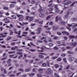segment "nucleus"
Wrapping results in <instances>:
<instances>
[{"label": "nucleus", "instance_id": "f257e3e1", "mask_svg": "<svg viewBox=\"0 0 77 77\" xmlns=\"http://www.w3.org/2000/svg\"><path fill=\"white\" fill-rule=\"evenodd\" d=\"M75 23H72L70 24H68V26H69V27H71V26H72V29H74L75 28V27H76V26H77V24L75 25H72L74 24H75Z\"/></svg>", "mask_w": 77, "mask_h": 77}, {"label": "nucleus", "instance_id": "f03ea898", "mask_svg": "<svg viewBox=\"0 0 77 77\" xmlns=\"http://www.w3.org/2000/svg\"><path fill=\"white\" fill-rule=\"evenodd\" d=\"M11 59H8L7 61V63L8 64V65L9 66H11L12 65V63H11Z\"/></svg>", "mask_w": 77, "mask_h": 77}, {"label": "nucleus", "instance_id": "7ed1b4c3", "mask_svg": "<svg viewBox=\"0 0 77 77\" xmlns=\"http://www.w3.org/2000/svg\"><path fill=\"white\" fill-rule=\"evenodd\" d=\"M70 3H71V2L70 1H68L66 3H65L64 5V8H65V9H66L67 7H66V6H68V5H69V4H70Z\"/></svg>", "mask_w": 77, "mask_h": 77}, {"label": "nucleus", "instance_id": "20e7f679", "mask_svg": "<svg viewBox=\"0 0 77 77\" xmlns=\"http://www.w3.org/2000/svg\"><path fill=\"white\" fill-rule=\"evenodd\" d=\"M70 45L71 46H73L75 47L76 45H77V42H75L74 43L71 42L70 43Z\"/></svg>", "mask_w": 77, "mask_h": 77}, {"label": "nucleus", "instance_id": "39448f33", "mask_svg": "<svg viewBox=\"0 0 77 77\" xmlns=\"http://www.w3.org/2000/svg\"><path fill=\"white\" fill-rule=\"evenodd\" d=\"M42 28H39L37 29L38 32H37V34H39L41 33V32L42 30Z\"/></svg>", "mask_w": 77, "mask_h": 77}, {"label": "nucleus", "instance_id": "423d86ee", "mask_svg": "<svg viewBox=\"0 0 77 77\" xmlns=\"http://www.w3.org/2000/svg\"><path fill=\"white\" fill-rule=\"evenodd\" d=\"M62 33L63 34V35H65V34H66L67 36H68L69 35V33L66 32V31H63L62 32Z\"/></svg>", "mask_w": 77, "mask_h": 77}, {"label": "nucleus", "instance_id": "0eeeda50", "mask_svg": "<svg viewBox=\"0 0 77 77\" xmlns=\"http://www.w3.org/2000/svg\"><path fill=\"white\" fill-rule=\"evenodd\" d=\"M56 21H57L58 20H61L62 19L60 17H58V16H57L56 17Z\"/></svg>", "mask_w": 77, "mask_h": 77}, {"label": "nucleus", "instance_id": "6e6552de", "mask_svg": "<svg viewBox=\"0 0 77 77\" xmlns=\"http://www.w3.org/2000/svg\"><path fill=\"white\" fill-rule=\"evenodd\" d=\"M52 28L53 30H57V29H59V26H53L52 27Z\"/></svg>", "mask_w": 77, "mask_h": 77}, {"label": "nucleus", "instance_id": "1a4fd4ad", "mask_svg": "<svg viewBox=\"0 0 77 77\" xmlns=\"http://www.w3.org/2000/svg\"><path fill=\"white\" fill-rule=\"evenodd\" d=\"M38 57L40 59H42L44 57V55H39L38 56Z\"/></svg>", "mask_w": 77, "mask_h": 77}, {"label": "nucleus", "instance_id": "9d476101", "mask_svg": "<svg viewBox=\"0 0 77 77\" xmlns=\"http://www.w3.org/2000/svg\"><path fill=\"white\" fill-rule=\"evenodd\" d=\"M62 43L63 44L62 45H63V46H66V45L65 44V40L62 41Z\"/></svg>", "mask_w": 77, "mask_h": 77}, {"label": "nucleus", "instance_id": "9b49d317", "mask_svg": "<svg viewBox=\"0 0 77 77\" xmlns=\"http://www.w3.org/2000/svg\"><path fill=\"white\" fill-rule=\"evenodd\" d=\"M19 24H20V25H21V26H23L24 24H25L26 25H27V24H28V23H23V24H22V23H21L20 22L19 23Z\"/></svg>", "mask_w": 77, "mask_h": 77}, {"label": "nucleus", "instance_id": "f8f14e48", "mask_svg": "<svg viewBox=\"0 0 77 77\" xmlns=\"http://www.w3.org/2000/svg\"><path fill=\"white\" fill-rule=\"evenodd\" d=\"M33 18L32 17H31L29 18V22H31V21H33Z\"/></svg>", "mask_w": 77, "mask_h": 77}, {"label": "nucleus", "instance_id": "ddd939ff", "mask_svg": "<svg viewBox=\"0 0 77 77\" xmlns=\"http://www.w3.org/2000/svg\"><path fill=\"white\" fill-rule=\"evenodd\" d=\"M47 70L49 72V73H53V71H52V70H51L49 68H48Z\"/></svg>", "mask_w": 77, "mask_h": 77}, {"label": "nucleus", "instance_id": "4468645a", "mask_svg": "<svg viewBox=\"0 0 77 77\" xmlns=\"http://www.w3.org/2000/svg\"><path fill=\"white\" fill-rule=\"evenodd\" d=\"M69 60L71 62H72L73 60H74V58L73 57H71L69 58Z\"/></svg>", "mask_w": 77, "mask_h": 77}, {"label": "nucleus", "instance_id": "2eb2a0df", "mask_svg": "<svg viewBox=\"0 0 77 77\" xmlns=\"http://www.w3.org/2000/svg\"><path fill=\"white\" fill-rule=\"evenodd\" d=\"M10 6L11 8H13L15 6V5L14 4H11L10 5Z\"/></svg>", "mask_w": 77, "mask_h": 77}, {"label": "nucleus", "instance_id": "dca6fc26", "mask_svg": "<svg viewBox=\"0 0 77 77\" xmlns=\"http://www.w3.org/2000/svg\"><path fill=\"white\" fill-rule=\"evenodd\" d=\"M39 16L40 17H44L45 15L44 14H43L42 13H41L39 14Z\"/></svg>", "mask_w": 77, "mask_h": 77}, {"label": "nucleus", "instance_id": "f3484780", "mask_svg": "<svg viewBox=\"0 0 77 77\" xmlns=\"http://www.w3.org/2000/svg\"><path fill=\"white\" fill-rule=\"evenodd\" d=\"M72 21H77V18H73L72 19Z\"/></svg>", "mask_w": 77, "mask_h": 77}, {"label": "nucleus", "instance_id": "a211bd4d", "mask_svg": "<svg viewBox=\"0 0 77 77\" xmlns=\"http://www.w3.org/2000/svg\"><path fill=\"white\" fill-rule=\"evenodd\" d=\"M69 37L70 38H76L77 37V35L75 37L73 35H70Z\"/></svg>", "mask_w": 77, "mask_h": 77}, {"label": "nucleus", "instance_id": "6ab92c4d", "mask_svg": "<svg viewBox=\"0 0 77 77\" xmlns=\"http://www.w3.org/2000/svg\"><path fill=\"white\" fill-rule=\"evenodd\" d=\"M60 24H63V26H64V24H66V23L63 21H60Z\"/></svg>", "mask_w": 77, "mask_h": 77}, {"label": "nucleus", "instance_id": "aec40b11", "mask_svg": "<svg viewBox=\"0 0 77 77\" xmlns=\"http://www.w3.org/2000/svg\"><path fill=\"white\" fill-rule=\"evenodd\" d=\"M58 49L59 48L57 46H55L54 48V50H58Z\"/></svg>", "mask_w": 77, "mask_h": 77}, {"label": "nucleus", "instance_id": "412c9836", "mask_svg": "<svg viewBox=\"0 0 77 77\" xmlns=\"http://www.w3.org/2000/svg\"><path fill=\"white\" fill-rule=\"evenodd\" d=\"M43 71V69H38V72H39L41 73Z\"/></svg>", "mask_w": 77, "mask_h": 77}, {"label": "nucleus", "instance_id": "4be33fe9", "mask_svg": "<svg viewBox=\"0 0 77 77\" xmlns=\"http://www.w3.org/2000/svg\"><path fill=\"white\" fill-rule=\"evenodd\" d=\"M11 17H12V18H14V19H17V16H15V15H11Z\"/></svg>", "mask_w": 77, "mask_h": 77}, {"label": "nucleus", "instance_id": "5701e85b", "mask_svg": "<svg viewBox=\"0 0 77 77\" xmlns=\"http://www.w3.org/2000/svg\"><path fill=\"white\" fill-rule=\"evenodd\" d=\"M37 77H42V75L41 74H37Z\"/></svg>", "mask_w": 77, "mask_h": 77}, {"label": "nucleus", "instance_id": "b1692460", "mask_svg": "<svg viewBox=\"0 0 77 77\" xmlns=\"http://www.w3.org/2000/svg\"><path fill=\"white\" fill-rule=\"evenodd\" d=\"M10 35H13V33H14V32L12 31V30H10Z\"/></svg>", "mask_w": 77, "mask_h": 77}, {"label": "nucleus", "instance_id": "393cba45", "mask_svg": "<svg viewBox=\"0 0 77 77\" xmlns=\"http://www.w3.org/2000/svg\"><path fill=\"white\" fill-rule=\"evenodd\" d=\"M55 12H59V10L58 9V8H56L55 10Z\"/></svg>", "mask_w": 77, "mask_h": 77}, {"label": "nucleus", "instance_id": "a878e982", "mask_svg": "<svg viewBox=\"0 0 77 77\" xmlns=\"http://www.w3.org/2000/svg\"><path fill=\"white\" fill-rule=\"evenodd\" d=\"M12 38V37L11 36H9L8 37L7 39V41H9V40H10Z\"/></svg>", "mask_w": 77, "mask_h": 77}, {"label": "nucleus", "instance_id": "bb28decb", "mask_svg": "<svg viewBox=\"0 0 77 77\" xmlns=\"http://www.w3.org/2000/svg\"><path fill=\"white\" fill-rule=\"evenodd\" d=\"M0 35L1 36H2V38H4V37H6V35H3V34H0Z\"/></svg>", "mask_w": 77, "mask_h": 77}, {"label": "nucleus", "instance_id": "cd10ccee", "mask_svg": "<svg viewBox=\"0 0 77 77\" xmlns=\"http://www.w3.org/2000/svg\"><path fill=\"white\" fill-rule=\"evenodd\" d=\"M59 66L58 64H55V67L56 68H59Z\"/></svg>", "mask_w": 77, "mask_h": 77}, {"label": "nucleus", "instance_id": "c85d7f7f", "mask_svg": "<svg viewBox=\"0 0 77 77\" xmlns=\"http://www.w3.org/2000/svg\"><path fill=\"white\" fill-rule=\"evenodd\" d=\"M23 17H22L19 18V21H22V20H23Z\"/></svg>", "mask_w": 77, "mask_h": 77}, {"label": "nucleus", "instance_id": "c756f323", "mask_svg": "<svg viewBox=\"0 0 77 77\" xmlns=\"http://www.w3.org/2000/svg\"><path fill=\"white\" fill-rule=\"evenodd\" d=\"M25 71L26 72H29V71H30V69H25Z\"/></svg>", "mask_w": 77, "mask_h": 77}, {"label": "nucleus", "instance_id": "7c9ffc66", "mask_svg": "<svg viewBox=\"0 0 77 77\" xmlns=\"http://www.w3.org/2000/svg\"><path fill=\"white\" fill-rule=\"evenodd\" d=\"M22 43L23 45H26V43H25V41H24V40L22 41Z\"/></svg>", "mask_w": 77, "mask_h": 77}, {"label": "nucleus", "instance_id": "2f4dec72", "mask_svg": "<svg viewBox=\"0 0 77 77\" xmlns=\"http://www.w3.org/2000/svg\"><path fill=\"white\" fill-rule=\"evenodd\" d=\"M38 11L39 12H42L43 11V10H42V8H40L38 10Z\"/></svg>", "mask_w": 77, "mask_h": 77}, {"label": "nucleus", "instance_id": "473e14b6", "mask_svg": "<svg viewBox=\"0 0 77 77\" xmlns=\"http://www.w3.org/2000/svg\"><path fill=\"white\" fill-rule=\"evenodd\" d=\"M47 38L45 37H44L42 38H41L40 40H42L43 39H45Z\"/></svg>", "mask_w": 77, "mask_h": 77}, {"label": "nucleus", "instance_id": "72a5a7b5", "mask_svg": "<svg viewBox=\"0 0 77 77\" xmlns=\"http://www.w3.org/2000/svg\"><path fill=\"white\" fill-rule=\"evenodd\" d=\"M15 53V51L12 52V51H9L8 52V53L9 54H12V53Z\"/></svg>", "mask_w": 77, "mask_h": 77}, {"label": "nucleus", "instance_id": "f704fd0d", "mask_svg": "<svg viewBox=\"0 0 77 77\" xmlns=\"http://www.w3.org/2000/svg\"><path fill=\"white\" fill-rule=\"evenodd\" d=\"M42 65L43 66L45 67V66H47V64H46V63H44L42 64Z\"/></svg>", "mask_w": 77, "mask_h": 77}, {"label": "nucleus", "instance_id": "c9c22d12", "mask_svg": "<svg viewBox=\"0 0 77 77\" xmlns=\"http://www.w3.org/2000/svg\"><path fill=\"white\" fill-rule=\"evenodd\" d=\"M46 63L47 64L48 66H50V63H49L48 61H47L46 62Z\"/></svg>", "mask_w": 77, "mask_h": 77}, {"label": "nucleus", "instance_id": "e433bc0d", "mask_svg": "<svg viewBox=\"0 0 77 77\" xmlns=\"http://www.w3.org/2000/svg\"><path fill=\"white\" fill-rule=\"evenodd\" d=\"M30 51H32V52H33L34 51H35L36 50H34V49H31L29 50Z\"/></svg>", "mask_w": 77, "mask_h": 77}, {"label": "nucleus", "instance_id": "4c0bfd02", "mask_svg": "<svg viewBox=\"0 0 77 77\" xmlns=\"http://www.w3.org/2000/svg\"><path fill=\"white\" fill-rule=\"evenodd\" d=\"M19 71H22V72H23L24 71V69H22V68H20L19 69Z\"/></svg>", "mask_w": 77, "mask_h": 77}, {"label": "nucleus", "instance_id": "58836bf2", "mask_svg": "<svg viewBox=\"0 0 77 77\" xmlns=\"http://www.w3.org/2000/svg\"><path fill=\"white\" fill-rule=\"evenodd\" d=\"M63 60L65 62V63H66L67 62L66 61V59L65 58H63Z\"/></svg>", "mask_w": 77, "mask_h": 77}, {"label": "nucleus", "instance_id": "ea45409f", "mask_svg": "<svg viewBox=\"0 0 77 77\" xmlns=\"http://www.w3.org/2000/svg\"><path fill=\"white\" fill-rule=\"evenodd\" d=\"M34 75H35V73H32L31 74H29V75L31 77H33V76Z\"/></svg>", "mask_w": 77, "mask_h": 77}, {"label": "nucleus", "instance_id": "a19ab883", "mask_svg": "<svg viewBox=\"0 0 77 77\" xmlns=\"http://www.w3.org/2000/svg\"><path fill=\"white\" fill-rule=\"evenodd\" d=\"M68 53L69 54H73V53L71 51H68Z\"/></svg>", "mask_w": 77, "mask_h": 77}, {"label": "nucleus", "instance_id": "79ce46f5", "mask_svg": "<svg viewBox=\"0 0 77 77\" xmlns=\"http://www.w3.org/2000/svg\"><path fill=\"white\" fill-rule=\"evenodd\" d=\"M49 45L50 47H52L53 45V43H49Z\"/></svg>", "mask_w": 77, "mask_h": 77}, {"label": "nucleus", "instance_id": "37998d69", "mask_svg": "<svg viewBox=\"0 0 77 77\" xmlns=\"http://www.w3.org/2000/svg\"><path fill=\"white\" fill-rule=\"evenodd\" d=\"M66 28L67 29H68V30H69V31H71V28L68 27V26H67L66 27Z\"/></svg>", "mask_w": 77, "mask_h": 77}, {"label": "nucleus", "instance_id": "c03bdc74", "mask_svg": "<svg viewBox=\"0 0 77 77\" xmlns=\"http://www.w3.org/2000/svg\"><path fill=\"white\" fill-rule=\"evenodd\" d=\"M54 76H55L56 77H59V76H58V75H57V74L56 73H54Z\"/></svg>", "mask_w": 77, "mask_h": 77}, {"label": "nucleus", "instance_id": "a18cd8bd", "mask_svg": "<svg viewBox=\"0 0 77 77\" xmlns=\"http://www.w3.org/2000/svg\"><path fill=\"white\" fill-rule=\"evenodd\" d=\"M17 54H23V53H21V52H18L17 53Z\"/></svg>", "mask_w": 77, "mask_h": 77}, {"label": "nucleus", "instance_id": "49530a36", "mask_svg": "<svg viewBox=\"0 0 77 77\" xmlns=\"http://www.w3.org/2000/svg\"><path fill=\"white\" fill-rule=\"evenodd\" d=\"M38 54H44L45 55H46V54H44V53H41V52H39L38 53Z\"/></svg>", "mask_w": 77, "mask_h": 77}, {"label": "nucleus", "instance_id": "de8ad7c7", "mask_svg": "<svg viewBox=\"0 0 77 77\" xmlns=\"http://www.w3.org/2000/svg\"><path fill=\"white\" fill-rule=\"evenodd\" d=\"M61 58H59L57 59V61L58 62L61 61Z\"/></svg>", "mask_w": 77, "mask_h": 77}, {"label": "nucleus", "instance_id": "09e8293b", "mask_svg": "<svg viewBox=\"0 0 77 77\" xmlns=\"http://www.w3.org/2000/svg\"><path fill=\"white\" fill-rule=\"evenodd\" d=\"M29 16H26L25 17V19L26 20H28L29 19Z\"/></svg>", "mask_w": 77, "mask_h": 77}, {"label": "nucleus", "instance_id": "8fccbe9b", "mask_svg": "<svg viewBox=\"0 0 77 77\" xmlns=\"http://www.w3.org/2000/svg\"><path fill=\"white\" fill-rule=\"evenodd\" d=\"M68 17V15H66L64 17V19H66V18H67V17Z\"/></svg>", "mask_w": 77, "mask_h": 77}, {"label": "nucleus", "instance_id": "3c124183", "mask_svg": "<svg viewBox=\"0 0 77 77\" xmlns=\"http://www.w3.org/2000/svg\"><path fill=\"white\" fill-rule=\"evenodd\" d=\"M65 56H66V54H63L61 55V56H62V57H64Z\"/></svg>", "mask_w": 77, "mask_h": 77}, {"label": "nucleus", "instance_id": "603ef678", "mask_svg": "<svg viewBox=\"0 0 77 77\" xmlns=\"http://www.w3.org/2000/svg\"><path fill=\"white\" fill-rule=\"evenodd\" d=\"M53 10V9H52L51 8H50L48 9V10L50 11V12H51Z\"/></svg>", "mask_w": 77, "mask_h": 77}, {"label": "nucleus", "instance_id": "864d4df0", "mask_svg": "<svg viewBox=\"0 0 77 77\" xmlns=\"http://www.w3.org/2000/svg\"><path fill=\"white\" fill-rule=\"evenodd\" d=\"M43 63V61H40L38 63V64H41V63Z\"/></svg>", "mask_w": 77, "mask_h": 77}, {"label": "nucleus", "instance_id": "5fc2aeb1", "mask_svg": "<svg viewBox=\"0 0 77 77\" xmlns=\"http://www.w3.org/2000/svg\"><path fill=\"white\" fill-rule=\"evenodd\" d=\"M17 51H22L23 50L22 49H18L17 50Z\"/></svg>", "mask_w": 77, "mask_h": 77}, {"label": "nucleus", "instance_id": "6e6d98bb", "mask_svg": "<svg viewBox=\"0 0 77 77\" xmlns=\"http://www.w3.org/2000/svg\"><path fill=\"white\" fill-rule=\"evenodd\" d=\"M8 18H5L4 19V21H8Z\"/></svg>", "mask_w": 77, "mask_h": 77}, {"label": "nucleus", "instance_id": "4d7b16f0", "mask_svg": "<svg viewBox=\"0 0 77 77\" xmlns=\"http://www.w3.org/2000/svg\"><path fill=\"white\" fill-rule=\"evenodd\" d=\"M69 68H70V66L69 65H68L66 67V69H69Z\"/></svg>", "mask_w": 77, "mask_h": 77}, {"label": "nucleus", "instance_id": "13d9d810", "mask_svg": "<svg viewBox=\"0 0 77 77\" xmlns=\"http://www.w3.org/2000/svg\"><path fill=\"white\" fill-rule=\"evenodd\" d=\"M23 33L25 35H27V34H28V32H23Z\"/></svg>", "mask_w": 77, "mask_h": 77}, {"label": "nucleus", "instance_id": "bf43d9fd", "mask_svg": "<svg viewBox=\"0 0 77 77\" xmlns=\"http://www.w3.org/2000/svg\"><path fill=\"white\" fill-rule=\"evenodd\" d=\"M75 3H77V2H75L73 3L71 5H70V6H73Z\"/></svg>", "mask_w": 77, "mask_h": 77}, {"label": "nucleus", "instance_id": "052dcab7", "mask_svg": "<svg viewBox=\"0 0 77 77\" xmlns=\"http://www.w3.org/2000/svg\"><path fill=\"white\" fill-rule=\"evenodd\" d=\"M35 23H31L30 25L31 26H32V27L33 26H35Z\"/></svg>", "mask_w": 77, "mask_h": 77}, {"label": "nucleus", "instance_id": "680f3d73", "mask_svg": "<svg viewBox=\"0 0 77 77\" xmlns=\"http://www.w3.org/2000/svg\"><path fill=\"white\" fill-rule=\"evenodd\" d=\"M4 74H6L7 73V72H6V70L5 69H4Z\"/></svg>", "mask_w": 77, "mask_h": 77}, {"label": "nucleus", "instance_id": "e2e57ef3", "mask_svg": "<svg viewBox=\"0 0 77 77\" xmlns=\"http://www.w3.org/2000/svg\"><path fill=\"white\" fill-rule=\"evenodd\" d=\"M23 57V55H21L20 56H19V57L18 58V59H20V57Z\"/></svg>", "mask_w": 77, "mask_h": 77}, {"label": "nucleus", "instance_id": "0e129e2a", "mask_svg": "<svg viewBox=\"0 0 77 77\" xmlns=\"http://www.w3.org/2000/svg\"><path fill=\"white\" fill-rule=\"evenodd\" d=\"M52 5H53V4L52 3H51L50 4H49L48 5V7H49V8L50 7H51V6H52Z\"/></svg>", "mask_w": 77, "mask_h": 77}, {"label": "nucleus", "instance_id": "69168bd1", "mask_svg": "<svg viewBox=\"0 0 77 77\" xmlns=\"http://www.w3.org/2000/svg\"><path fill=\"white\" fill-rule=\"evenodd\" d=\"M31 15H35V13L34 12H32L31 13Z\"/></svg>", "mask_w": 77, "mask_h": 77}, {"label": "nucleus", "instance_id": "338daca9", "mask_svg": "<svg viewBox=\"0 0 77 77\" xmlns=\"http://www.w3.org/2000/svg\"><path fill=\"white\" fill-rule=\"evenodd\" d=\"M57 57H55L52 58V59H53L54 60V59H57Z\"/></svg>", "mask_w": 77, "mask_h": 77}, {"label": "nucleus", "instance_id": "774afa93", "mask_svg": "<svg viewBox=\"0 0 77 77\" xmlns=\"http://www.w3.org/2000/svg\"><path fill=\"white\" fill-rule=\"evenodd\" d=\"M26 76H27V75H26L24 74L22 76V77H26Z\"/></svg>", "mask_w": 77, "mask_h": 77}]
</instances>
